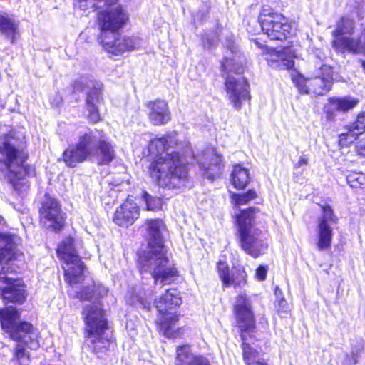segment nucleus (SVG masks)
Segmentation results:
<instances>
[{"instance_id":"obj_1","label":"nucleus","mask_w":365,"mask_h":365,"mask_svg":"<svg viewBox=\"0 0 365 365\" xmlns=\"http://www.w3.org/2000/svg\"><path fill=\"white\" fill-rule=\"evenodd\" d=\"M118 0H75L74 6L83 11L100 9L98 24L101 29V43L108 53L119 55L138 49L143 41L136 36H120L118 31L128 20V15L121 6L115 5Z\"/></svg>"},{"instance_id":"obj_2","label":"nucleus","mask_w":365,"mask_h":365,"mask_svg":"<svg viewBox=\"0 0 365 365\" xmlns=\"http://www.w3.org/2000/svg\"><path fill=\"white\" fill-rule=\"evenodd\" d=\"M179 149L175 133L150 140L148 150L156 159L150 164L149 173L160 187L173 189L185 186L188 172L184 154H180Z\"/></svg>"},{"instance_id":"obj_3","label":"nucleus","mask_w":365,"mask_h":365,"mask_svg":"<svg viewBox=\"0 0 365 365\" xmlns=\"http://www.w3.org/2000/svg\"><path fill=\"white\" fill-rule=\"evenodd\" d=\"M165 225L161 220H148V250L139 255L138 267L142 274L149 273L155 282L170 284L177 271L165 255L162 232Z\"/></svg>"},{"instance_id":"obj_4","label":"nucleus","mask_w":365,"mask_h":365,"mask_svg":"<svg viewBox=\"0 0 365 365\" xmlns=\"http://www.w3.org/2000/svg\"><path fill=\"white\" fill-rule=\"evenodd\" d=\"M19 241L16 235L0 233V297L7 303L22 304L26 298L21 281L7 276L16 272L23 259V253L17 249Z\"/></svg>"},{"instance_id":"obj_5","label":"nucleus","mask_w":365,"mask_h":365,"mask_svg":"<svg viewBox=\"0 0 365 365\" xmlns=\"http://www.w3.org/2000/svg\"><path fill=\"white\" fill-rule=\"evenodd\" d=\"M0 322L2 329L11 339L17 341L13 354L12 361L19 365H29L30 356L24 347L36 350L39 348V332L32 324L20 320V312L14 307L0 309Z\"/></svg>"},{"instance_id":"obj_6","label":"nucleus","mask_w":365,"mask_h":365,"mask_svg":"<svg viewBox=\"0 0 365 365\" xmlns=\"http://www.w3.org/2000/svg\"><path fill=\"white\" fill-rule=\"evenodd\" d=\"M244 57L234 43L230 42L228 50L222 62V71L227 73L225 81L226 97L233 108L240 110L242 103L250 101V84L241 74L244 71Z\"/></svg>"},{"instance_id":"obj_7","label":"nucleus","mask_w":365,"mask_h":365,"mask_svg":"<svg viewBox=\"0 0 365 365\" xmlns=\"http://www.w3.org/2000/svg\"><path fill=\"white\" fill-rule=\"evenodd\" d=\"M85 330L88 345L98 358H102L110 344L108 321L103 309L96 304L86 305L83 309Z\"/></svg>"},{"instance_id":"obj_8","label":"nucleus","mask_w":365,"mask_h":365,"mask_svg":"<svg viewBox=\"0 0 365 365\" xmlns=\"http://www.w3.org/2000/svg\"><path fill=\"white\" fill-rule=\"evenodd\" d=\"M255 208L250 207L241 211L237 217L238 235L242 249L249 255L256 258L267 248L259 239L261 231L255 224Z\"/></svg>"},{"instance_id":"obj_9","label":"nucleus","mask_w":365,"mask_h":365,"mask_svg":"<svg viewBox=\"0 0 365 365\" xmlns=\"http://www.w3.org/2000/svg\"><path fill=\"white\" fill-rule=\"evenodd\" d=\"M182 304L179 292L175 289L167 290L159 299L155 300V306L160 316L158 319L160 330L167 338H176L180 335L174 329V324L178 320L175 309Z\"/></svg>"},{"instance_id":"obj_10","label":"nucleus","mask_w":365,"mask_h":365,"mask_svg":"<svg viewBox=\"0 0 365 365\" xmlns=\"http://www.w3.org/2000/svg\"><path fill=\"white\" fill-rule=\"evenodd\" d=\"M103 131L88 129L80 134L78 142L64 150L63 159L66 165L73 168L87 159H91Z\"/></svg>"},{"instance_id":"obj_11","label":"nucleus","mask_w":365,"mask_h":365,"mask_svg":"<svg viewBox=\"0 0 365 365\" xmlns=\"http://www.w3.org/2000/svg\"><path fill=\"white\" fill-rule=\"evenodd\" d=\"M261 29L271 40L284 41L292 34L288 19L268 5L262 7L258 16Z\"/></svg>"},{"instance_id":"obj_12","label":"nucleus","mask_w":365,"mask_h":365,"mask_svg":"<svg viewBox=\"0 0 365 365\" xmlns=\"http://www.w3.org/2000/svg\"><path fill=\"white\" fill-rule=\"evenodd\" d=\"M57 253L65 263L63 267L65 280L70 285L80 283L83 279L85 267L73 247V239H65L58 245Z\"/></svg>"},{"instance_id":"obj_13","label":"nucleus","mask_w":365,"mask_h":365,"mask_svg":"<svg viewBox=\"0 0 365 365\" xmlns=\"http://www.w3.org/2000/svg\"><path fill=\"white\" fill-rule=\"evenodd\" d=\"M355 28L354 20L342 17L337 23L336 29L332 32L334 38L332 44L339 51H346L351 53L365 54V43H362V38L346 36L351 35Z\"/></svg>"},{"instance_id":"obj_14","label":"nucleus","mask_w":365,"mask_h":365,"mask_svg":"<svg viewBox=\"0 0 365 365\" xmlns=\"http://www.w3.org/2000/svg\"><path fill=\"white\" fill-rule=\"evenodd\" d=\"M77 91H87L86 108L88 111L87 118L91 123H96L101 120L98 104L101 99L102 87L101 82L87 76H82L76 80L73 85Z\"/></svg>"},{"instance_id":"obj_15","label":"nucleus","mask_w":365,"mask_h":365,"mask_svg":"<svg viewBox=\"0 0 365 365\" xmlns=\"http://www.w3.org/2000/svg\"><path fill=\"white\" fill-rule=\"evenodd\" d=\"M25 158L26 154L20 148L18 140L11 135L4 137L0 144V169L16 172L15 169L20 168Z\"/></svg>"},{"instance_id":"obj_16","label":"nucleus","mask_w":365,"mask_h":365,"mask_svg":"<svg viewBox=\"0 0 365 365\" xmlns=\"http://www.w3.org/2000/svg\"><path fill=\"white\" fill-rule=\"evenodd\" d=\"M322 214L317 220V248L322 251L331 247L333 227L338 222V217L334 214L332 208L329 205L322 206Z\"/></svg>"},{"instance_id":"obj_17","label":"nucleus","mask_w":365,"mask_h":365,"mask_svg":"<svg viewBox=\"0 0 365 365\" xmlns=\"http://www.w3.org/2000/svg\"><path fill=\"white\" fill-rule=\"evenodd\" d=\"M314 57L315 68L318 73L310 83L313 86L312 92L318 96H322L331 90L333 80V71L331 66L324 63L325 56L320 50H317Z\"/></svg>"},{"instance_id":"obj_18","label":"nucleus","mask_w":365,"mask_h":365,"mask_svg":"<svg viewBox=\"0 0 365 365\" xmlns=\"http://www.w3.org/2000/svg\"><path fill=\"white\" fill-rule=\"evenodd\" d=\"M40 222L46 228L55 232L59 231L63 226L64 217L58 202L51 197H47L40 209Z\"/></svg>"},{"instance_id":"obj_19","label":"nucleus","mask_w":365,"mask_h":365,"mask_svg":"<svg viewBox=\"0 0 365 365\" xmlns=\"http://www.w3.org/2000/svg\"><path fill=\"white\" fill-rule=\"evenodd\" d=\"M202 175L214 180L222 172L221 156L213 148H207L197 158Z\"/></svg>"},{"instance_id":"obj_20","label":"nucleus","mask_w":365,"mask_h":365,"mask_svg":"<svg viewBox=\"0 0 365 365\" xmlns=\"http://www.w3.org/2000/svg\"><path fill=\"white\" fill-rule=\"evenodd\" d=\"M235 311L240 327L242 329V333L243 332L246 335L247 331L255 327V319L250 302L245 294H240L237 297Z\"/></svg>"},{"instance_id":"obj_21","label":"nucleus","mask_w":365,"mask_h":365,"mask_svg":"<svg viewBox=\"0 0 365 365\" xmlns=\"http://www.w3.org/2000/svg\"><path fill=\"white\" fill-rule=\"evenodd\" d=\"M140 208L133 200L127 199L115 210L113 221L121 227H128L133 225L139 217Z\"/></svg>"},{"instance_id":"obj_22","label":"nucleus","mask_w":365,"mask_h":365,"mask_svg":"<svg viewBox=\"0 0 365 365\" xmlns=\"http://www.w3.org/2000/svg\"><path fill=\"white\" fill-rule=\"evenodd\" d=\"M359 101L351 96L333 97L329 99V106L327 107V118L329 120L334 118V111L346 113L354 108Z\"/></svg>"},{"instance_id":"obj_23","label":"nucleus","mask_w":365,"mask_h":365,"mask_svg":"<svg viewBox=\"0 0 365 365\" xmlns=\"http://www.w3.org/2000/svg\"><path fill=\"white\" fill-rule=\"evenodd\" d=\"M365 131V112L359 113L356 120L346 127V132L339 135V143L341 146L352 143L359 135Z\"/></svg>"},{"instance_id":"obj_24","label":"nucleus","mask_w":365,"mask_h":365,"mask_svg":"<svg viewBox=\"0 0 365 365\" xmlns=\"http://www.w3.org/2000/svg\"><path fill=\"white\" fill-rule=\"evenodd\" d=\"M115 153L114 146L106 138L104 132L103 133L100 140L96 147V150L92 155V158H95L98 165H108L115 158Z\"/></svg>"},{"instance_id":"obj_25","label":"nucleus","mask_w":365,"mask_h":365,"mask_svg":"<svg viewBox=\"0 0 365 365\" xmlns=\"http://www.w3.org/2000/svg\"><path fill=\"white\" fill-rule=\"evenodd\" d=\"M149 120L154 125H161L170 120V112L166 101L157 100L148 103Z\"/></svg>"},{"instance_id":"obj_26","label":"nucleus","mask_w":365,"mask_h":365,"mask_svg":"<svg viewBox=\"0 0 365 365\" xmlns=\"http://www.w3.org/2000/svg\"><path fill=\"white\" fill-rule=\"evenodd\" d=\"M176 365H211L205 357L195 354L189 346H179L176 350Z\"/></svg>"},{"instance_id":"obj_27","label":"nucleus","mask_w":365,"mask_h":365,"mask_svg":"<svg viewBox=\"0 0 365 365\" xmlns=\"http://www.w3.org/2000/svg\"><path fill=\"white\" fill-rule=\"evenodd\" d=\"M27 158V155H26V158L24 162L19 165L21 168H16L15 171L8 170L9 173H13L15 177H16L17 180L13 182V187L14 191L19 195L23 196L28 190L29 185L28 182L24 180L23 178L24 176H30L34 175V169L31 166H29L25 165V161Z\"/></svg>"},{"instance_id":"obj_28","label":"nucleus","mask_w":365,"mask_h":365,"mask_svg":"<svg viewBox=\"0 0 365 365\" xmlns=\"http://www.w3.org/2000/svg\"><path fill=\"white\" fill-rule=\"evenodd\" d=\"M18 27L19 24L14 17L6 13H0V33L11 43L14 42Z\"/></svg>"},{"instance_id":"obj_29","label":"nucleus","mask_w":365,"mask_h":365,"mask_svg":"<svg viewBox=\"0 0 365 365\" xmlns=\"http://www.w3.org/2000/svg\"><path fill=\"white\" fill-rule=\"evenodd\" d=\"M231 181L235 188L244 189L250 181L248 170L240 165H235L231 174Z\"/></svg>"},{"instance_id":"obj_30","label":"nucleus","mask_w":365,"mask_h":365,"mask_svg":"<svg viewBox=\"0 0 365 365\" xmlns=\"http://www.w3.org/2000/svg\"><path fill=\"white\" fill-rule=\"evenodd\" d=\"M241 339L242 341V348L243 350V359L247 365H257V361L258 359L264 361L259 357L256 350L253 349L247 342V339L243 332L241 333Z\"/></svg>"},{"instance_id":"obj_31","label":"nucleus","mask_w":365,"mask_h":365,"mask_svg":"<svg viewBox=\"0 0 365 365\" xmlns=\"http://www.w3.org/2000/svg\"><path fill=\"white\" fill-rule=\"evenodd\" d=\"M247 273L242 266L235 267L230 275V285L235 288L243 287L247 284Z\"/></svg>"},{"instance_id":"obj_32","label":"nucleus","mask_w":365,"mask_h":365,"mask_svg":"<svg viewBox=\"0 0 365 365\" xmlns=\"http://www.w3.org/2000/svg\"><path fill=\"white\" fill-rule=\"evenodd\" d=\"M93 292L97 293L98 297H103L108 292V289L104 286H98L95 290L91 289L90 287H83L81 292H76L74 297L80 299L81 300H86L91 302L93 297Z\"/></svg>"},{"instance_id":"obj_33","label":"nucleus","mask_w":365,"mask_h":365,"mask_svg":"<svg viewBox=\"0 0 365 365\" xmlns=\"http://www.w3.org/2000/svg\"><path fill=\"white\" fill-rule=\"evenodd\" d=\"M142 198L146 205L148 210L155 211L160 210L162 207V200L158 197H153L147 192H143Z\"/></svg>"},{"instance_id":"obj_34","label":"nucleus","mask_w":365,"mask_h":365,"mask_svg":"<svg viewBox=\"0 0 365 365\" xmlns=\"http://www.w3.org/2000/svg\"><path fill=\"white\" fill-rule=\"evenodd\" d=\"M348 184L353 188H359L365 185V173L353 172L346 176Z\"/></svg>"},{"instance_id":"obj_35","label":"nucleus","mask_w":365,"mask_h":365,"mask_svg":"<svg viewBox=\"0 0 365 365\" xmlns=\"http://www.w3.org/2000/svg\"><path fill=\"white\" fill-rule=\"evenodd\" d=\"M256 192L254 190H249L246 193L234 194L232 200L237 205H246L250 201L256 198Z\"/></svg>"},{"instance_id":"obj_36","label":"nucleus","mask_w":365,"mask_h":365,"mask_svg":"<svg viewBox=\"0 0 365 365\" xmlns=\"http://www.w3.org/2000/svg\"><path fill=\"white\" fill-rule=\"evenodd\" d=\"M217 272L220 276V278L222 281L223 284L225 286L230 285V269L227 264L225 262L220 261L217 263Z\"/></svg>"},{"instance_id":"obj_37","label":"nucleus","mask_w":365,"mask_h":365,"mask_svg":"<svg viewBox=\"0 0 365 365\" xmlns=\"http://www.w3.org/2000/svg\"><path fill=\"white\" fill-rule=\"evenodd\" d=\"M152 298H144L142 296L136 295L133 296L130 303L132 305L136 307L149 311L151 308Z\"/></svg>"},{"instance_id":"obj_38","label":"nucleus","mask_w":365,"mask_h":365,"mask_svg":"<svg viewBox=\"0 0 365 365\" xmlns=\"http://www.w3.org/2000/svg\"><path fill=\"white\" fill-rule=\"evenodd\" d=\"M364 342L362 339H360L357 341L356 345L354 347H352L351 351V359L348 357V364L349 365L355 364L357 362V358L359 354L364 349Z\"/></svg>"},{"instance_id":"obj_39","label":"nucleus","mask_w":365,"mask_h":365,"mask_svg":"<svg viewBox=\"0 0 365 365\" xmlns=\"http://www.w3.org/2000/svg\"><path fill=\"white\" fill-rule=\"evenodd\" d=\"M275 307L278 312L287 313L289 310V306L286 299L283 297L278 299L275 302Z\"/></svg>"},{"instance_id":"obj_40","label":"nucleus","mask_w":365,"mask_h":365,"mask_svg":"<svg viewBox=\"0 0 365 365\" xmlns=\"http://www.w3.org/2000/svg\"><path fill=\"white\" fill-rule=\"evenodd\" d=\"M267 267L264 265H260L256 269L255 277L259 281H264L267 277Z\"/></svg>"},{"instance_id":"obj_41","label":"nucleus","mask_w":365,"mask_h":365,"mask_svg":"<svg viewBox=\"0 0 365 365\" xmlns=\"http://www.w3.org/2000/svg\"><path fill=\"white\" fill-rule=\"evenodd\" d=\"M309 158L307 155H302L299 160L294 165V168L299 169L308 165Z\"/></svg>"},{"instance_id":"obj_42","label":"nucleus","mask_w":365,"mask_h":365,"mask_svg":"<svg viewBox=\"0 0 365 365\" xmlns=\"http://www.w3.org/2000/svg\"><path fill=\"white\" fill-rule=\"evenodd\" d=\"M356 151L359 155L365 156V138L357 142Z\"/></svg>"},{"instance_id":"obj_43","label":"nucleus","mask_w":365,"mask_h":365,"mask_svg":"<svg viewBox=\"0 0 365 365\" xmlns=\"http://www.w3.org/2000/svg\"><path fill=\"white\" fill-rule=\"evenodd\" d=\"M294 66V61L289 59H282L278 67L281 69H290Z\"/></svg>"},{"instance_id":"obj_44","label":"nucleus","mask_w":365,"mask_h":365,"mask_svg":"<svg viewBox=\"0 0 365 365\" xmlns=\"http://www.w3.org/2000/svg\"><path fill=\"white\" fill-rule=\"evenodd\" d=\"M203 41L205 46H207L208 48H210L214 44L213 40L207 39V41H205V40H203Z\"/></svg>"},{"instance_id":"obj_45","label":"nucleus","mask_w":365,"mask_h":365,"mask_svg":"<svg viewBox=\"0 0 365 365\" xmlns=\"http://www.w3.org/2000/svg\"><path fill=\"white\" fill-rule=\"evenodd\" d=\"M4 224H5V220H4V217L0 216V226L4 225Z\"/></svg>"},{"instance_id":"obj_46","label":"nucleus","mask_w":365,"mask_h":365,"mask_svg":"<svg viewBox=\"0 0 365 365\" xmlns=\"http://www.w3.org/2000/svg\"><path fill=\"white\" fill-rule=\"evenodd\" d=\"M361 66L364 68V70L365 71V61H361Z\"/></svg>"},{"instance_id":"obj_47","label":"nucleus","mask_w":365,"mask_h":365,"mask_svg":"<svg viewBox=\"0 0 365 365\" xmlns=\"http://www.w3.org/2000/svg\"><path fill=\"white\" fill-rule=\"evenodd\" d=\"M278 289H279V288H278V287H277V288H276V290H275V293H276V294H277V290H278Z\"/></svg>"}]
</instances>
